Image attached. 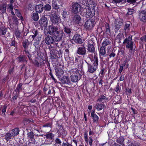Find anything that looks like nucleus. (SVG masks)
<instances>
[{
  "label": "nucleus",
  "instance_id": "obj_1",
  "mask_svg": "<svg viewBox=\"0 0 146 146\" xmlns=\"http://www.w3.org/2000/svg\"><path fill=\"white\" fill-rule=\"evenodd\" d=\"M52 24L44 30V33L45 35L49 34L55 36L57 41L62 39L64 34L60 30V19L55 13L52 15L50 17Z\"/></svg>",
  "mask_w": 146,
  "mask_h": 146
},
{
  "label": "nucleus",
  "instance_id": "obj_2",
  "mask_svg": "<svg viewBox=\"0 0 146 146\" xmlns=\"http://www.w3.org/2000/svg\"><path fill=\"white\" fill-rule=\"evenodd\" d=\"M94 61L92 64H88V70L89 72L93 73L95 72L98 69V60L96 56H94Z\"/></svg>",
  "mask_w": 146,
  "mask_h": 146
},
{
  "label": "nucleus",
  "instance_id": "obj_3",
  "mask_svg": "<svg viewBox=\"0 0 146 146\" xmlns=\"http://www.w3.org/2000/svg\"><path fill=\"white\" fill-rule=\"evenodd\" d=\"M123 43L126 44V47L129 49V52H131L133 50L134 42L132 41V36L130 35L127 38H126L124 40Z\"/></svg>",
  "mask_w": 146,
  "mask_h": 146
},
{
  "label": "nucleus",
  "instance_id": "obj_4",
  "mask_svg": "<svg viewBox=\"0 0 146 146\" xmlns=\"http://www.w3.org/2000/svg\"><path fill=\"white\" fill-rule=\"evenodd\" d=\"M87 9L86 8L83 9L81 11L82 14L83 15H86V17H88V16L89 17H92L95 14V11L94 10L93 11H91L90 7L89 6H87Z\"/></svg>",
  "mask_w": 146,
  "mask_h": 146
},
{
  "label": "nucleus",
  "instance_id": "obj_5",
  "mask_svg": "<svg viewBox=\"0 0 146 146\" xmlns=\"http://www.w3.org/2000/svg\"><path fill=\"white\" fill-rule=\"evenodd\" d=\"M81 5L77 2L73 3L72 4V11L74 14H76L81 11Z\"/></svg>",
  "mask_w": 146,
  "mask_h": 146
},
{
  "label": "nucleus",
  "instance_id": "obj_6",
  "mask_svg": "<svg viewBox=\"0 0 146 146\" xmlns=\"http://www.w3.org/2000/svg\"><path fill=\"white\" fill-rule=\"evenodd\" d=\"M56 126L58 133L60 135L64 137L67 135V132L63 128L62 126L57 123L56 124Z\"/></svg>",
  "mask_w": 146,
  "mask_h": 146
},
{
  "label": "nucleus",
  "instance_id": "obj_7",
  "mask_svg": "<svg viewBox=\"0 0 146 146\" xmlns=\"http://www.w3.org/2000/svg\"><path fill=\"white\" fill-rule=\"evenodd\" d=\"M95 25L94 20L90 19L86 22L84 25V28L86 30H90L94 27Z\"/></svg>",
  "mask_w": 146,
  "mask_h": 146
},
{
  "label": "nucleus",
  "instance_id": "obj_8",
  "mask_svg": "<svg viewBox=\"0 0 146 146\" xmlns=\"http://www.w3.org/2000/svg\"><path fill=\"white\" fill-rule=\"evenodd\" d=\"M45 141L46 143L47 144H50L54 139V135L51 133H49L46 134L45 135Z\"/></svg>",
  "mask_w": 146,
  "mask_h": 146
},
{
  "label": "nucleus",
  "instance_id": "obj_9",
  "mask_svg": "<svg viewBox=\"0 0 146 146\" xmlns=\"http://www.w3.org/2000/svg\"><path fill=\"white\" fill-rule=\"evenodd\" d=\"M48 20L46 17L44 16L42 17L39 20V24L41 27H46L48 24Z\"/></svg>",
  "mask_w": 146,
  "mask_h": 146
},
{
  "label": "nucleus",
  "instance_id": "obj_10",
  "mask_svg": "<svg viewBox=\"0 0 146 146\" xmlns=\"http://www.w3.org/2000/svg\"><path fill=\"white\" fill-rule=\"evenodd\" d=\"M61 6L60 0H53L52 3L53 9L58 10L60 8Z\"/></svg>",
  "mask_w": 146,
  "mask_h": 146
},
{
  "label": "nucleus",
  "instance_id": "obj_11",
  "mask_svg": "<svg viewBox=\"0 0 146 146\" xmlns=\"http://www.w3.org/2000/svg\"><path fill=\"white\" fill-rule=\"evenodd\" d=\"M86 48L84 46L79 47L77 50V53L80 55H84L86 54Z\"/></svg>",
  "mask_w": 146,
  "mask_h": 146
},
{
  "label": "nucleus",
  "instance_id": "obj_12",
  "mask_svg": "<svg viewBox=\"0 0 146 146\" xmlns=\"http://www.w3.org/2000/svg\"><path fill=\"white\" fill-rule=\"evenodd\" d=\"M74 42L77 43L81 44L83 42L82 39L81 38L80 35H75L73 38Z\"/></svg>",
  "mask_w": 146,
  "mask_h": 146
},
{
  "label": "nucleus",
  "instance_id": "obj_13",
  "mask_svg": "<svg viewBox=\"0 0 146 146\" xmlns=\"http://www.w3.org/2000/svg\"><path fill=\"white\" fill-rule=\"evenodd\" d=\"M139 18L140 20L143 22L146 21V11H142L139 13Z\"/></svg>",
  "mask_w": 146,
  "mask_h": 146
},
{
  "label": "nucleus",
  "instance_id": "obj_14",
  "mask_svg": "<svg viewBox=\"0 0 146 146\" xmlns=\"http://www.w3.org/2000/svg\"><path fill=\"white\" fill-rule=\"evenodd\" d=\"M44 41L46 44L50 45L53 43L54 39L52 36L48 35L45 38Z\"/></svg>",
  "mask_w": 146,
  "mask_h": 146
},
{
  "label": "nucleus",
  "instance_id": "obj_15",
  "mask_svg": "<svg viewBox=\"0 0 146 146\" xmlns=\"http://www.w3.org/2000/svg\"><path fill=\"white\" fill-rule=\"evenodd\" d=\"M91 116L94 123H97L99 120V117L96 114L95 112V110H93L91 113Z\"/></svg>",
  "mask_w": 146,
  "mask_h": 146
},
{
  "label": "nucleus",
  "instance_id": "obj_16",
  "mask_svg": "<svg viewBox=\"0 0 146 146\" xmlns=\"http://www.w3.org/2000/svg\"><path fill=\"white\" fill-rule=\"evenodd\" d=\"M61 81L63 84H67L69 85L71 83L68 77L66 76H64L61 79Z\"/></svg>",
  "mask_w": 146,
  "mask_h": 146
},
{
  "label": "nucleus",
  "instance_id": "obj_17",
  "mask_svg": "<svg viewBox=\"0 0 146 146\" xmlns=\"http://www.w3.org/2000/svg\"><path fill=\"white\" fill-rule=\"evenodd\" d=\"M81 20V18L80 16L76 14L73 16L72 18L73 22L76 24H79Z\"/></svg>",
  "mask_w": 146,
  "mask_h": 146
},
{
  "label": "nucleus",
  "instance_id": "obj_18",
  "mask_svg": "<svg viewBox=\"0 0 146 146\" xmlns=\"http://www.w3.org/2000/svg\"><path fill=\"white\" fill-rule=\"evenodd\" d=\"M87 47L88 52L92 53H94L95 52V48L93 44L89 43L88 42Z\"/></svg>",
  "mask_w": 146,
  "mask_h": 146
},
{
  "label": "nucleus",
  "instance_id": "obj_19",
  "mask_svg": "<svg viewBox=\"0 0 146 146\" xmlns=\"http://www.w3.org/2000/svg\"><path fill=\"white\" fill-rule=\"evenodd\" d=\"M114 24L115 28L116 29L115 30L117 31L118 30L121 28V26L123 24V22L120 21L116 20Z\"/></svg>",
  "mask_w": 146,
  "mask_h": 146
},
{
  "label": "nucleus",
  "instance_id": "obj_20",
  "mask_svg": "<svg viewBox=\"0 0 146 146\" xmlns=\"http://www.w3.org/2000/svg\"><path fill=\"white\" fill-rule=\"evenodd\" d=\"M55 71L56 72V76L58 77H60L64 73L63 70L59 67H58L55 69Z\"/></svg>",
  "mask_w": 146,
  "mask_h": 146
},
{
  "label": "nucleus",
  "instance_id": "obj_21",
  "mask_svg": "<svg viewBox=\"0 0 146 146\" xmlns=\"http://www.w3.org/2000/svg\"><path fill=\"white\" fill-rule=\"evenodd\" d=\"M99 49L100 58H101V56H105L106 54V48L102 46Z\"/></svg>",
  "mask_w": 146,
  "mask_h": 146
},
{
  "label": "nucleus",
  "instance_id": "obj_22",
  "mask_svg": "<svg viewBox=\"0 0 146 146\" xmlns=\"http://www.w3.org/2000/svg\"><path fill=\"white\" fill-rule=\"evenodd\" d=\"M43 9L44 6L41 4L36 5L35 8L36 11L39 13H41L43 11Z\"/></svg>",
  "mask_w": 146,
  "mask_h": 146
},
{
  "label": "nucleus",
  "instance_id": "obj_23",
  "mask_svg": "<svg viewBox=\"0 0 146 146\" xmlns=\"http://www.w3.org/2000/svg\"><path fill=\"white\" fill-rule=\"evenodd\" d=\"M27 58L23 55H20L17 58V60L19 62H27Z\"/></svg>",
  "mask_w": 146,
  "mask_h": 146
},
{
  "label": "nucleus",
  "instance_id": "obj_24",
  "mask_svg": "<svg viewBox=\"0 0 146 146\" xmlns=\"http://www.w3.org/2000/svg\"><path fill=\"white\" fill-rule=\"evenodd\" d=\"M20 130L18 128H15L13 129L10 133L12 136L14 138V137L18 135L19 133Z\"/></svg>",
  "mask_w": 146,
  "mask_h": 146
},
{
  "label": "nucleus",
  "instance_id": "obj_25",
  "mask_svg": "<svg viewBox=\"0 0 146 146\" xmlns=\"http://www.w3.org/2000/svg\"><path fill=\"white\" fill-rule=\"evenodd\" d=\"M108 98L103 95H101L97 100V102H99L102 103L106 102L105 100H107Z\"/></svg>",
  "mask_w": 146,
  "mask_h": 146
},
{
  "label": "nucleus",
  "instance_id": "obj_26",
  "mask_svg": "<svg viewBox=\"0 0 146 146\" xmlns=\"http://www.w3.org/2000/svg\"><path fill=\"white\" fill-rule=\"evenodd\" d=\"M48 48L50 51V54L51 55H54L56 54V50L55 47H53L52 45H50Z\"/></svg>",
  "mask_w": 146,
  "mask_h": 146
},
{
  "label": "nucleus",
  "instance_id": "obj_27",
  "mask_svg": "<svg viewBox=\"0 0 146 146\" xmlns=\"http://www.w3.org/2000/svg\"><path fill=\"white\" fill-rule=\"evenodd\" d=\"M13 138L11 133H7L5 135V139L7 141H8L10 139H13Z\"/></svg>",
  "mask_w": 146,
  "mask_h": 146
},
{
  "label": "nucleus",
  "instance_id": "obj_28",
  "mask_svg": "<svg viewBox=\"0 0 146 146\" xmlns=\"http://www.w3.org/2000/svg\"><path fill=\"white\" fill-rule=\"evenodd\" d=\"M110 41L108 39L105 38L102 43V46L105 47L106 46L110 44Z\"/></svg>",
  "mask_w": 146,
  "mask_h": 146
},
{
  "label": "nucleus",
  "instance_id": "obj_29",
  "mask_svg": "<svg viewBox=\"0 0 146 146\" xmlns=\"http://www.w3.org/2000/svg\"><path fill=\"white\" fill-rule=\"evenodd\" d=\"M71 80L73 82H77L78 79V76L77 75H72L71 76Z\"/></svg>",
  "mask_w": 146,
  "mask_h": 146
},
{
  "label": "nucleus",
  "instance_id": "obj_30",
  "mask_svg": "<svg viewBox=\"0 0 146 146\" xmlns=\"http://www.w3.org/2000/svg\"><path fill=\"white\" fill-rule=\"evenodd\" d=\"M96 105V110L98 111L102 110L105 106L104 104H97Z\"/></svg>",
  "mask_w": 146,
  "mask_h": 146
},
{
  "label": "nucleus",
  "instance_id": "obj_31",
  "mask_svg": "<svg viewBox=\"0 0 146 146\" xmlns=\"http://www.w3.org/2000/svg\"><path fill=\"white\" fill-rule=\"evenodd\" d=\"M33 20L35 21H36L39 19V16L37 13H34L32 16Z\"/></svg>",
  "mask_w": 146,
  "mask_h": 146
},
{
  "label": "nucleus",
  "instance_id": "obj_32",
  "mask_svg": "<svg viewBox=\"0 0 146 146\" xmlns=\"http://www.w3.org/2000/svg\"><path fill=\"white\" fill-rule=\"evenodd\" d=\"M44 8L45 11H49L51 9V7L50 5L47 4L44 5Z\"/></svg>",
  "mask_w": 146,
  "mask_h": 146
},
{
  "label": "nucleus",
  "instance_id": "obj_33",
  "mask_svg": "<svg viewBox=\"0 0 146 146\" xmlns=\"http://www.w3.org/2000/svg\"><path fill=\"white\" fill-rule=\"evenodd\" d=\"M105 27L106 32L107 34H110V26L109 24L108 23H106L105 25Z\"/></svg>",
  "mask_w": 146,
  "mask_h": 146
},
{
  "label": "nucleus",
  "instance_id": "obj_34",
  "mask_svg": "<svg viewBox=\"0 0 146 146\" xmlns=\"http://www.w3.org/2000/svg\"><path fill=\"white\" fill-rule=\"evenodd\" d=\"M22 85V84L21 83H20L17 85L16 88V89L15 90V92H16L17 93L19 94V92L21 89Z\"/></svg>",
  "mask_w": 146,
  "mask_h": 146
},
{
  "label": "nucleus",
  "instance_id": "obj_35",
  "mask_svg": "<svg viewBox=\"0 0 146 146\" xmlns=\"http://www.w3.org/2000/svg\"><path fill=\"white\" fill-rule=\"evenodd\" d=\"M124 139L122 137H120L118 138L117 140V142L119 144H120L122 145L124 141Z\"/></svg>",
  "mask_w": 146,
  "mask_h": 146
},
{
  "label": "nucleus",
  "instance_id": "obj_36",
  "mask_svg": "<svg viewBox=\"0 0 146 146\" xmlns=\"http://www.w3.org/2000/svg\"><path fill=\"white\" fill-rule=\"evenodd\" d=\"M123 35L121 33H119L116 36V39L119 40V42H121L120 40H121L123 37Z\"/></svg>",
  "mask_w": 146,
  "mask_h": 146
},
{
  "label": "nucleus",
  "instance_id": "obj_37",
  "mask_svg": "<svg viewBox=\"0 0 146 146\" xmlns=\"http://www.w3.org/2000/svg\"><path fill=\"white\" fill-rule=\"evenodd\" d=\"M7 31L5 28L1 27L0 28V35H3L6 33Z\"/></svg>",
  "mask_w": 146,
  "mask_h": 146
},
{
  "label": "nucleus",
  "instance_id": "obj_38",
  "mask_svg": "<svg viewBox=\"0 0 146 146\" xmlns=\"http://www.w3.org/2000/svg\"><path fill=\"white\" fill-rule=\"evenodd\" d=\"M15 13L16 15L19 17L21 20H23V17L21 15V13L19 12L18 10L16 9H15Z\"/></svg>",
  "mask_w": 146,
  "mask_h": 146
},
{
  "label": "nucleus",
  "instance_id": "obj_39",
  "mask_svg": "<svg viewBox=\"0 0 146 146\" xmlns=\"http://www.w3.org/2000/svg\"><path fill=\"white\" fill-rule=\"evenodd\" d=\"M12 20L13 23L16 25H18V20L17 18L15 16H13L12 17Z\"/></svg>",
  "mask_w": 146,
  "mask_h": 146
},
{
  "label": "nucleus",
  "instance_id": "obj_40",
  "mask_svg": "<svg viewBox=\"0 0 146 146\" xmlns=\"http://www.w3.org/2000/svg\"><path fill=\"white\" fill-rule=\"evenodd\" d=\"M64 32L67 34H70L71 32V29L67 27H64Z\"/></svg>",
  "mask_w": 146,
  "mask_h": 146
},
{
  "label": "nucleus",
  "instance_id": "obj_41",
  "mask_svg": "<svg viewBox=\"0 0 146 146\" xmlns=\"http://www.w3.org/2000/svg\"><path fill=\"white\" fill-rule=\"evenodd\" d=\"M33 120H30L29 119L25 118L23 121V122L25 125H26L29 123L30 122H32Z\"/></svg>",
  "mask_w": 146,
  "mask_h": 146
},
{
  "label": "nucleus",
  "instance_id": "obj_42",
  "mask_svg": "<svg viewBox=\"0 0 146 146\" xmlns=\"http://www.w3.org/2000/svg\"><path fill=\"white\" fill-rule=\"evenodd\" d=\"M34 134L31 131L28 133L27 137L31 139H32L33 138Z\"/></svg>",
  "mask_w": 146,
  "mask_h": 146
},
{
  "label": "nucleus",
  "instance_id": "obj_43",
  "mask_svg": "<svg viewBox=\"0 0 146 146\" xmlns=\"http://www.w3.org/2000/svg\"><path fill=\"white\" fill-rule=\"evenodd\" d=\"M33 35H32V37L34 39L35 37L38 34V32L37 30H34L32 31Z\"/></svg>",
  "mask_w": 146,
  "mask_h": 146
},
{
  "label": "nucleus",
  "instance_id": "obj_44",
  "mask_svg": "<svg viewBox=\"0 0 146 146\" xmlns=\"http://www.w3.org/2000/svg\"><path fill=\"white\" fill-rule=\"evenodd\" d=\"M120 90L121 88L120 87L119 84L118 83L115 88L114 90L115 92H116L117 93H118L119 91L120 92Z\"/></svg>",
  "mask_w": 146,
  "mask_h": 146
},
{
  "label": "nucleus",
  "instance_id": "obj_45",
  "mask_svg": "<svg viewBox=\"0 0 146 146\" xmlns=\"http://www.w3.org/2000/svg\"><path fill=\"white\" fill-rule=\"evenodd\" d=\"M29 45V41L28 40H25L24 41L23 43V46L25 49L28 48Z\"/></svg>",
  "mask_w": 146,
  "mask_h": 146
},
{
  "label": "nucleus",
  "instance_id": "obj_46",
  "mask_svg": "<svg viewBox=\"0 0 146 146\" xmlns=\"http://www.w3.org/2000/svg\"><path fill=\"white\" fill-rule=\"evenodd\" d=\"M134 12V10L131 9H128V11L127 13V15H131Z\"/></svg>",
  "mask_w": 146,
  "mask_h": 146
},
{
  "label": "nucleus",
  "instance_id": "obj_47",
  "mask_svg": "<svg viewBox=\"0 0 146 146\" xmlns=\"http://www.w3.org/2000/svg\"><path fill=\"white\" fill-rule=\"evenodd\" d=\"M130 26V23L129 22H127L125 23L124 29L126 30L129 29V27Z\"/></svg>",
  "mask_w": 146,
  "mask_h": 146
},
{
  "label": "nucleus",
  "instance_id": "obj_48",
  "mask_svg": "<svg viewBox=\"0 0 146 146\" xmlns=\"http://www.w3.org/2000/svg\"><path fill=\"white\" fill-rule=\"evenodd\" d=\"M55 47V48L56 49V54H61V48H58L57 47Z\"/></svg>",
  "mask_w": 146,
  "mask_h": 146
},
{
  "label": "nucleus",
  "instance_id": "obj_49",
  "mask_svg": "<svg viewBox=\"0 0 146 146\" xmlns=\"http://www.w3.org/2000/svg\"><path fill=\"white\" fill-rule=\"evenodd\" d=\"M13 0H10V4L8 5L9 7L8 8V9H12V4L13 3Z\"/></svg>",
  "mask_w": 146,
  "mask_h": 146
},
{
  "label": "nucleus",
  "instance_id": "obj_50",
  "mask_svg": "<svg viewBox=\"0 0 146 146\" xmlns=\"http://www.w3.org/2000/svg\"><path fill=\"white\" fill-rule=\"evenodd\" d=\"M125 63H124L123 64H122L120 66L119 70V72L120 73H121V72H122L123 68L125 66Z\"/></svg>",
  "mask_w": 146,
  "mask_h": 146
},
{
  "label": "nucleus",
  "instance_id": "obj_51",
  "mask_svg": "<svg viewBox=\"0 0 146 146\" xmlns=\"http://www.w3.org/2000/svg\"><path fill=\"white\" fill-rule=\"evenodd\" d=\"M6 7L4 6H0V10H1L2 12L3 13H4L6 11Z\"/></svg>",
  "mask_w": 146,
  "mask_h": 146
},
{
  "label": "nucleus",
  "instance_id": "obj_52",
  "mask_svg": "<svg viewBox=\"0 0 146 146\" xmlns=\"http://www.w3.org/2000/svg\"><path fill=\"white\" fill-rule=\"evenodd\" d=\"M93 139L91 137H90L89 139V143L90 146H92V143L93 141Z\"/></svg>",
  "mask_w": 146,
  "mask_h": 146
},
{
  "label": "nucleus",
  "instance_id": "obj_53",
  "mask_svg": "<svg viewBox=\"0 0 146 146\" xmlns=\"http://www.w3.org/2000/svg\"><path fill=\"white\" fill-rule=\"evenodd\" d=\"M15 34L17 38H19L20 37V33L18 31H15Z\"/></svg>",
  "mask_w": 146,
  "mask_h": 146
},
{
  "label": "nucleus",
  "instance_id": "obj_54",
  "mask_svg": "<svg viewBox=\"0 0 146 146\" xmlns=\"http://www.w3.org/2000/svg\"><path fill=\"white\" fill-rule=\"evenodd\" d=\"M67 11L66 10H64L63 11L62 15L64 18H66L67 15Z\"/></svg>",
  "mask_w": 146,
  "mask_h": 146
},
{
  "label": "nucleus",
  "instance_id": "obj_55",
  "mask_svg": "<svg viewBox=\"0 0 146 146\" xmlns=\"http://www.w3.org/2000/svg\"><path fill=\"white\" fill-rule=\"evenodd\" d=\"M19 94L16 93V94L13 96L12 98L13 102H14L15 100H16L17 99V97L18 96Z\"/></svg>",
  "mask_w": 146,
  "mask_h": 146
},
{
  "label": "nucleus",
  "instance_id": "obj_56",
  "mask_svg": "<svg viewBox=\"0 0 146 146\" xmlns=\"http://www.w3.org/2000/svg\"><path fill=\"white\" fill-rule=\"evenodd\" d=\"M7 108V106H4L3 108V109L2 110V113L3 114H5L6 110Z\"/></svg>",
  "mask_w": 146,
  "mask_h": 146
},
{
  "label": "nucleus",
  "instance_id": "obj_57",
  "mask_svg": "<svg viewBox=\"0 0 146 146\" xmlns=\"http://www.w3.org/2000/svg\"><path fill=\"white\" fill-rule=\"evenodd\" d=\"M61 43L60 42H58L57 43L55 44L56 46H55V47L58 48H60V46L61 45Z\"/></svg>",
  "mask_w": 146,
  "mask_h": 146
},
{
  "label": "nucleus",
  "instance_id": "obj_58",
  "mask_svg": "<svg viewBox=\"0 0 146 146\" xmlns=\"http://www.w3.org/2000/svg\"><path fill=\"white\" fill-rule=\"evenodd\" d=\"M140 39L141 41H143L144 40L145 42H146V35L145 36L141 37Z\"/></svg>",
  "mask_w": 146,
  "mask_h": 146
},
{
  "label": "nucleus",
  "instance_id": "obj_59",
  "mask_svg": "<svg viewBox=\"0 0 146 146\" xmlns=\"http://www.w3.org/2000/svg\"><path fill=\"white\" fill-rule=\"evenodd\" d=\"M62 146H72V145L69 144L68 143L66 142V143H63L62 144Z\"/></svg>",
  "mask_w": 146,
  "mask_h": 146
},
{
  "label": "nucleus",
  "instance_id": "obj_60",
  "mask_svg": "<svg viewBox=\"0 0 146 146\" xmlns=\"http://www.w3.org/2000/svg\"><path fill=\"white\" fill-rule=\"evenodd\" d=\"M105 69L104 68H103L101 70L100 73L101 74L102 76H103L104 74L105 73Z\"/></svg>",
  "mask_w": 146,
  "mask_h": 146
},
{
  "label": "nucleus",
  "instance_id": "obj_61",
  "mask_svg": "<svg viewBox=\"0 0 146 146\" xmlns=\"http://www.w3.org/2000/svg\"><path fill=\"white\" fill-rule=\"evenodd\" d=\"M10 45L11 46H15L16 45V42H15V41L14 40H13L11 42V43L10 44Z\"/></svg>",
  "mask_w": 146,
  "mask_h": 146
},
{
  "label": "nucleus",
  "instance_id": "obj_62",
  "mask_svg": "<svg viewBox=\"0 0 146 146\" xmlns=\"http://www.w3.org/2000/svg\"><path fill=\"white\" fill-rule=\"evenodd\" d=\"M56 142L57 143L60 144L61 143V141L58 139L57 138L55 140Z\"/></svg>",
  "mask_w": 146,
  "mask_h": 146
},
{
  "label": "nucleus",
  "instance_id": "obj_63",
  "mask_svg": "<svg viewBox=\"0 0 146 146\" xmlns=\"http://www.w3.org/2000/svg\"><path fill=\"white\" fill-rule=\"evenodd\" d=\"M115 55V54L114 52H112L109 55V56L110 58L111 57H114Z\"/></svg>",
  "mask_w": 146,
  "mask_h": 146
},
{
  "label": "nucleus",
  "instance_id": "obj_64",
  "mask_svg": "<svg viewBox=\"0 0 146 146\" xmlns=\"http://www.w3.org/2000/svg\"><path fill=\"white\" fill-rule=\"evenodd\" d=\"M127 1L128 3H133L136 2V0H127Z\"/></svg>",
  "mask_w": 146,
  "mask_h": 146
}]
</instances>
